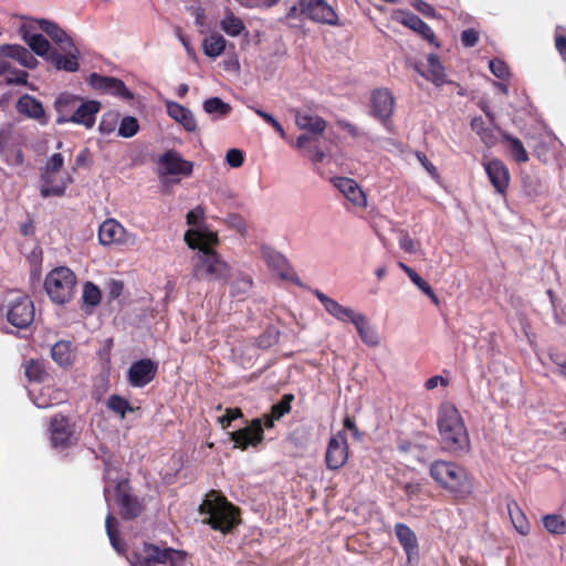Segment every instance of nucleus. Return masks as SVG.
<instances>
[{"label": "nucleus", "instance_id": "f257e3e1", "mask_svg": "<svg viewBox=\"0 0 566 566\" xmlns=\"http://www.w3.org/2000/svg\"><path fill=\"white\" fill-rule=\"evenodd\" d=\"M199 513L205 516V524L224 535L232 533L241 524L240 509L216 490L206 495L199 506Z\"/></svg>", "mask_w": 566, "mask_h": 566}, {"label": "nucleus", "instance_id": "f03ea898", "mask_svg": "<svg viewBox=\"0 0 566 566\" xmlns=\"http://www.w3.org/2000/svg\"><path fill=\"white\" fill-rule=\"evenodd\" d=\"M294 116L296 126L311 133L300 135L295 142V147L303 150L313 163H322L326 154L318 148V136L325 132L326 120L318 115L301 111H295Z\"/></svg>", "mask_w": 566, "mask_h": 566}, {"label": "nucleus", "instance_id": "7ed1b4c3", "mask_svg": "<svg viewBox=\"0 0 566 566\" xmlns=\"http://www.w3.org/2000/svg\"><path fill=\"white\" fill-rule=\"evenodd\" d=\"M192 274L199 281H228L231 269L214 249L206 247L193 258Z\"/></svg>", "mask_w": 566, "mask_h": 566}, {"label": "nucleus", "instance_id": "20e7f679", "mask_svg": "<svg viewBox=\"0 0 566 566\" xmlns=\"http://www.w3.org/2000/svg\"><path fill=\"white\" fill-rule=\"evenodd\" d=\"M187 554L170 547L160 548L155 544H144L143 552L130 555L132 566H186Z\"/></svg>", "mask_w": 566, "mask_h": 566}, {"label": "nucleus", "instance_id": "39448f33", "mask_svg": "<svg viewBox=\"0 0 566 566\" xmlns=\"http://www.w3.org/2000/svg\"><path fill=\"white\" fill-rule=\"evenodd\" d=\"M76 276L66 266L52 270L45 277L44 287L50 298L56 304L70 302L75 293Z\"/></svg>", "mask_w": 566, "mask_h": 566}, {"label": "nucleus", "instance_id": "423d86ee", "mask_svg": "<svg viewBox=\"0 0 566 566\" xmlns=\"http://www.w3.org/2000/svg\"><path fill=\"white\" fill-rule=\"evenodd\" d=\"M438 427L446 450H457L460 437V413L455 406L443 403L439 409Z\"/></svg>", "mask_w": 566, "mask_h": 566}, {"label": "nucleus", "instance_id": "0eeeda50", "mask_svg": "<svg viewBox=\"0 0 566 566\" xmlns=\"http://www.w3.org/2000/svg\"><path fill=\"white\" fill-rule=\"evenodd\" d=\"M35 308L32 300L24 293H15L8 298L6 316L17 328H27L34 321Z\"/></svg>", "mask_w": 566, "mask_h": 566}, {"label": "nucleus", "instance_id": "6e6552de", "mask_svg": "<svg viewBox=\"0 0 566 566\" xmlns=\"http://www.w3.org/2000/svg\"><path fill=\"white\" fill-rule=\"evenodd\" d=\"M395 97L387 88H376L370 94V115L378 119L387 130H392L391 116Z\"/></svg>", "mask_w": 566, "mask_h": 566}, {"label": "nucleus", "instance_id": "1a4fd4ad", "mask_svg": "<svg viewBox=\"0 0 566 566\" xmlns=\"http://www.w3.org/2000/svg\"><path fill=\"white\" fill-rule=\"evenodd\" d=\"M50 440L55 449L65 450L74 446L75 438L74 424L63 415H55L50 421Z\"/></svg>", "mask_w": 566, "mask_h": 566}, {"label": "nucleus", "instance_id": "9d476101", "mask_svg": "<svg viewBox=\"0 0 566 566\" xmlns=\"http://www.w3.org/2000/svg\"><path fill=\"white\" fill-rule=\"evenodd\" d=\"M430 474L444 489L455 491L460 486V468L454 462L437 460L430 467Z\"/></svg>", "mask_w": 566, "mask_h": 566}, {"label": "nucleus", "instance_id": "9b49d317", "mask_svg": "<svg viewBox=\"0 0 566 566\" xmlns=\"http://www.w3.org/2000/svg\"><path fill=\"white\" fill-rule=\"evenodd\" d=\"M302 12L311 20L329 25H338V17L324 0H300Z\"/></svg>", "mask_w": 566, "mask_h": 566}, {"label": "nucleus", "instance_id": "f8f14e48", "mask_svg": "<svg viewBox=\"0 0 566 566\" xmlns=\"http://www.w3.org/2000/svg\"><path fill=\"white\" fill-rule=\"evenodd\" d=\"M348 459V443L344 432L333 436L327 444L325 453L326 467L329 470H339Z\"/></svg>", "mask_w": 566, "mask_h": 566}, {"label": "nucleus", "instance_id": "ddd939ff", "mask_svg": "<svg viewBox=\"0 0 566 566\" xmlns=\"http://www.w3.org/2000/svg\"><path fill=\"white\" fill-rule=\"evenodd\" d=\"M234 446L247 450L249 447H258L264 440L262 419H253L249 426L230 433Z\"/></svg>", "mask_w": 566, "mask_h": 566}, {"label": "nucleus", "instance_id": "4468645a", "mask_svg": "<svg viewBox=\"0 0 566 566\" xmlns=\"http://www.w3.org/2000/svg\"><path fill=\"white\" fill-rule=\"evenodd\" d=\"M157 368V364L150 358L134 361L127 373L129 384L137 388L145 387L156 377Z\"/></svg>", "mask_w": 566, "mask_h": 566}, {"label": "nucleus", "instance_id": "2eb2a0df", "mask_svg": "<svg viewBox=\"0 0 566 566\" xmlns=\"http://www.w3.org/2000/svg\"><path fill=\"white\" fill-rule=\"evenodd\" d=\"M159 169L163 175L190 176L193 170V164L184 159L176 150H167L158 160Z\"/></svg>", "mask_w": 566, "mask_h": 566}, {"label": "nucleus", "instance_id": "dca6fc26", "mask_svg": "<svg viewBox=\"0 0 566 566\" xmlns=\"http://www.w3.org/2000/svg\"><path fill=\"white\" fill-rule=\"evenodd\" d=\"M116 501L120 507V514L125 520L136 518L142 514L143 505L139 500L127 490V482L119 481L115 488Z\"/></svg>", "mask_w": 566, "mask_h": 566}, {"label": "nucleus", "instance_id": "f3484780", "mask_svg": "<svg viewBox=\"0 0 566 566\" xmlns=\"http://www.w3.org/2000/svg\"><path fill=\"white\" fill-rule=\"evenodd\" d=\"M15 107L20 115L35 120L41 126H46L50 122L42 103L32 95L24 94L19 97Z\"/></svg>", "mask_w": 566, "mask_h": 566}, {"label": "nucleus", "instance_id": "a211bd4d", "mask_svg": "<svg viewBox=\"0 0 566 566\" xmlns=\"http://www.w3.org/2000/svg\"><path fill=\"white\" fill-rule=\"evenodd\" d=\"M90 83L94 88L122 97L125 101L134 98V94L119 78L93 73L90 77Z\"/></svg>", "mask_w": 566, "mask_h": 566}, {"label": "nucleus", "instance_id": "6ab92c4d", "mask_svg": "<svg viewBox=\"0 0 566 566\" xmlns=\"http://www.w3.org/2000/svg\"><path fill=\"white\" fill-rule=\"evenodd\" d=\"M332 182L353 206L361 209L367 207V196L356 180L348 177H335Z\"/></svg>", "mask_w": 566, "mask_h": 566}, {"label": "nucleus", "instance_id": "aec40b11", "mask_svg": "<svg viewBox=\"0 0 566 566\" xmlns=\"http://www.w3.org/2000/svg\"><path fill=\"white\" fill-rule=\"evenodd\" d=\"M130 235L127 234L126 229L116 220L107 219L104 221L98 230V241L103 245H111L114 243L126 244ZM135 239L134 235H132Z\"/></svg>", "mask_w": 566, "mask_h": 566}, {"label": "nucleus", "instance_id": "412c9836", "mask_svg": "<svg viewBox=\"0 0 566 566\" xmlns=\"http://www.w3.org/2000/svg\"><path fill=\"white\" fill-rule=\"evenodd\" d=\"M40 195L42 198L62 197L65 193L66 187L72 182V178L59 177L57 172L41 171Z\"/></svg>", "mask_w": 566, "mask_h": 566}, {"label": "nucleus", "instance_id": "4be33fe9", "mask_svg": "<svg viewBox=\"0 0 566 566\" xmlns=\"http://www.w3.org/2000/svg\"><path fill=\"white\" fill-rule=\"evenodd\" d=\"M484 167L496 192L504 195L510 182V172L506 165L500 159H492L488 161Z\"/></svg>", "mask_w": 566, "mask_h": 566}, {"label": "nucleus", "instance_id": "5701e85b", "mask_svg": "<svg viewBox=\"0 0 566 566\" xmlns=\"http://www.w3.org/2000/svg\"><path fill=\"white\" fill-rule=\"evenodd\" d=\"M395 534L407 555L408 562L410 563L413 558H418L419 545L416 533L407 524L397 523L395 525Z\"/></svg>", "mask_w": 566, "mask_h": 566}, {"label": "nucleus", "instance_id": "b1692460", "mask_svg": "<svg viewBox=\"0 0 566 566\" xmlns=\"http://www.w3.org/2000/svg\"><path fill=\"white\" fill-rule=\"evenodd\" d=\"M101 109V104L97 101H83L81 98L74 115L70 117L71 123L83 125L86 128H92L96 120V114Z\"/></svg>", "mask_w": 566, "mask_h": 566}, {"label": "nucleus", "instance_id": "393cba45", "mask_svg": "<svg viewBox=\"0 0 566 566\" xmlns=\"http://www.w3.org/2000/svg\"><path fill=\"white\" fill-rule=\"evenodd\" d=\"M264 260L269 268L277 272L282 279L298 283L296 273L293 271L287 259L283 254L269 250L264 252Z\"/></svg>", "mask_w": 566, "mask_h": 566}, {"label": "nucleus", "instance_id": "a878e982", "mask_svg": "<svg viewBox=\"0 0 566 566\" xmlns=\"http://www.w3.org/2000/svg\"><path fill=\"white\" fill-rule=\"evenodd\" d=\"M313 294L317 297V300L322 303L325 311L338 319L339 322L346 323L352 322L353 317L358 313H355L353 310L340 305L337 301L328 297L326 294L321 292L319 290H314Z\"/></svg>", "mask_w": 566, "mask_h": 566}, {"label": "nucleus", "instance_id": "bb28decb", "mask_svg": "<svg viewBox=\"0 0 566 566\" xmlns=\"http://www.w3.org/2000/svg\"><path fill=\"white\" fill-rule=\"evenodd\" d=\"M80 101V96L72 95L69 93H62L55 98L54 108L59 114L56 118L57 125L71 123L70 117L74 115L76 106L78 105Z\"/></svg>", "mask_w": 566, "mask_h": 566}, {"label": "nucleus", "instance_id": "cd10ccee", "mask_svg": "<svg viewBox=\"0 0 566 566\" xmlns=\"http://www.w3.org/2000/svg\"><path fill=\"white\" fill-rule=\"evenodd\" d=\"M66 54H61L56 50H52L49 54L48 61L56 69L66 72H76L80 67L77 48L64 51Z\"/></svg>", "mask_w": 566, "mask_h": 566}, {"label": "nucleus", "instance_id": "c85d7f7f", "mask_svg": "<svg viewBox=\"0 0 566 566\" xmlns=\"http://www.w3.org/2000/svg\"><path fill=\"white\" fill-rule=\"evenodd\" d=\"M38 24L40 30L46 33L62 51H70L71 49H74V43L71 36H69L57 24L45 19L39 20Z\"/></svg>", "mask_w": 566, "mask_h": 566}, {"label": "nucleus", "instance_id": "c756f323", "mask_svg": "<svg viewBox=\"0 0 566 566\" xmlns=\"http://www.w3.org/2000/svg\"><path fill=\"white\" fill-rule=\"evenodd\" d=\"M0 55L13 59L28 69H34L38 65V60L34 55L28 49L19 44L1 45Z\"/></svg>", "mask_w": 566, "mask_h": 566}, {"label": "nucleus", "instance_id": "7c9ffc66", "mask_svg": "<svg viewBox=\"0 0 566 566\" xmlns=\"http://www.w3.org/2000/svg\"><path fill=\"white\" fill-rule=\"evenodd\" d=\"M415 69L423 77L431 81L436 85H441L446 82V73L442 63L436 54H429L427 56V69L423 70L422 65L416 64Z\"/></svg>", "mask_w": 566, "mask_h": 566}, {"label": "nucleus", "instance_id": "2f4dec72", "mask_svg": "<svg viewBox=\"0 0 566 566\" xmlns=\"http://www.w3.org/2000/svg\"><path fill=\"white\" fill-rule=\"evenodd\" d=\"M185 240L191 249H198V253H201V248H212L219 241L216 232L200 229L188 230L185 234Z\"/></svg>", "mask_w": 566, "mask_h": 566}, {"label": "nucleus", "instance_id": "473e14b6", "mask_svg": "<svg viewBox=\"0 0 566 566\" xmlns=\"http://www.w3.org/2000/svg\"><path fill=\"white\" fill-rule=\"evenodd\" d=\"M167 113L176 122L181 124L187 132H195L197 129V122L190 109L176 103H167Z\"/></svg>", "mask_w": 566, "mask_h": 566}, {"label": "nucleus", "instance_id": "72a5a7b5", "mask_svg": "<svg viewBox=\"0 0 566 566\" xmlns=\"http://www.w3.org/2000/svg\"><path fill=\"white\" fill-rule=\"evenodd\" d=\"M402 23L419 34L422 39L427 40L430 44L439 46L436 42V35L432 29L415 13H406L402 18Z\"/></svg>", "mask_w": 566, "mask_h": 566}, {"label": "nucleus", "instance_id": "f704fd0d", "mask_svg": "<svg viewBox=\"0 0 566 566\" xmlns=\"http://www.w3.org/2000/svg\"><path fill=\"white\" fill-rule=\"evenodd\" d=\"M52 359L61 367H69L75 360L72 343L69 340L56 342L51 349Z\"/></svg>", "mask_w": 566, "mask_h": 566}, {"label": "nucleus", "instance_id": "c9c22d12", "mask_svg": "<svg viewBox=\"0 0 566 566\" xmlns=\"http://www.w3.org/2000/svg\"><path fill=\"white\" fill-rule=\"evenodd\" d=\"M352 323L355 325L359 337L367 346H377L379 344V337L375 329L369 325L365 315H355Z\"/></svg>", "mask_w": 566, "mask_h": 566}, {"label": "nucleus", "instance_id": "e433bc0d", "mask_svg": "<svg viewBox=\"0 0 566 566\" xmlns=\"http://www.w3.org/2000/svg\"><path fill=\"white\" fill-rule=\"evenodd\" d=\"M506 507L515 530L522 535H527L530 533V522L517 502L512 500L507 502Z\"/></svg>", "mask_w": 566, "mask_h": 566}, {"label": "nucleus", "instance_id": "4c0bfd02", "mask_svg": "<svg viewBox=\"0 0 566 566\" xmlns=\"http://www.w3.org/2000/svg\"><path fill=\"white\" fill-rule=\"evenodd\" d=\"M22 36L36 55L45 57L46 60L49 59V54L52 52V50L49 41L44 38V35L23 31Z\"/></svg>", "mask_w": 566, "mask_h": 566}, {"label": "nucleus", "instance_id": "58836bf2", "mask_svg": "<svg viewBox=\"0 0 566 566\" xmlns=\"http://www.w3.org/2000/svg\"><path fill=\"white\" fill-rule=\"evenodd\" d=\"M502 137L509 144L510 155L516 163L524 164L528 161V154L518 138L506 133H504Z\"/></svg>", "mask_w": 566, "mask_h": 566}, {"label": "nucleus", "instance_id": "ea45409f", "mask_svg": "<svg viewBox=\"0 0 566 566\" xmlns=\"http://www.w3.org/2000/svg\"><path fill=\"white\" fill-rule=\"evenodd\" d=\"M220 27L230 36H238L245 30L243 21L235 17L231 10H227Z\"/></svg>", "mask_w": 566, "mask_h": 566}, {"label": "nucleus", "instance_id": "a19ab883", "mask_svg": "<svg viewBox=\"0 0 566 566\" xmlns=\"http://www.w3.org/2000/svg\"><path fill=\"white\" fill-rule=\"evenodd\" d=\"M227 41L220 34H211L202 43L203 52L209 57H217L226 50Z\"/></svg>", "mask_w": 566, "mask_h": 566}, {"label": "nucleus", "instance_id": "79ce46f5", "mask_svg": "<svg viewBox=\"0 0 566 566\" xmlns=\"http://www.w3.org/2000/svg\"><path fill=\"white\" fill-rule=\"evenodd\" d=\"M471 128L480 136L485 146L491 147L496 143V136L494 132L490 127H486L483 118L474 117L471 120Z\"/></svg>", "mask_w": 566, "mask_h": 566}, {"label": "nucleus", "instance_id": "37998d69", "mask_svg": "<svg viewBox=\"0 0 566 566\" xmlns=\"http://www.w3.org/2000/svg\"><path fill=\"white\" fill-rule=\"evenodd\" d=\"M543 524L551 534H566V520L559 514H547L543 517Z\"/></svg>", "mask_w": 566, "mask_h": 566}, {"label": "nucleus", "instance_id": "c03bdc74", "mask_svg": "<svg viewBox=\"0 0 566 566\" xmlns=\"http://www.w3.org/2000/svg\"><path fill=\"white\" fill-rule=\"evenodd\" d=\"M25 376L30 381L41 382L48 376L42 360L31 359L25 364Z\"/></svg>", "mask_w": 566, "mask_h": 566}, {"label": "nucleus", "instance_id": "a18cd8bd", "mask_svg": "<svg viewBox=\"0 0 566 566\" xmlns=\"http://www.w3.org/2000/svg\"><path fill=\"white\" fill-rule=\"evenodd\" d=\"M294 399L295 397L293 394H284L281 400L271 407L270 413L272 415V419L280 420L285 415L290 413Z\"/></svg>", "mask_w": 566, "mask_h": 566}, {"label": "nucleus", "instance_id": "49530a36", "mask_svg": "<svg viewBox=\"0 0 566 566\" xmlns=\"http://www.w3.org/2000/svg\"><path fill=\"white\" fill-rule=\"evenodd\" d=\"M106 406L109 410L119 415L122 418H124L127 412H130L134 410L132 408L129 401L118 395L109 396L106 401Z\"/></svg>", "mask_w": 566, "mask_h": 566}, {"label": "nucleus", "instance_id": "de8ad7c7", "mask_svg": "<svg viewBox=\"0 0 566 566\" xmlns=\"http://www.w3.org/2000/svg\"><path fill=\"white\" fill-rule=\"evenodd\" d=\"M105 528L112 546L119 552L123 548V543L118 537V521L111 513L106 516Z\"/></svg>", "mask_w": 566, "mask_h": 566}, {"label": "nucleus", "instance_id": "09e8293b", "mask_svg": "<svg viewBox=\"0 0 566 566\" xmlns=\"http://www.w3.org/2000/svg\"><path fill=\"white\" fill-rule=\"evenodd\" d=\"M82 300L85 306H97L102 300L101 290L94 283L86 282L83 289Z\"/></svg>", "mask_w": 566, "mask_h": 566}, {"label": "nucleus", "instance_id": "8fccbe9b", "mask_svg": "<svg viewBox=\"0 0 566 566\" xmlns=\"http://www.w3.org/2000/svg\"><path fill=\"white\" fill-rule=\"evenodd\" d=\"M203 109L208 114L218 113L222 116H226L230 113L231 106L229 104L224 103L219 97H211V98H208L205 101Z\"/></svg>", "mask_w": 566, "mask_h": 566}, {"label": "nucleus", "instance_id": "3c124183", "mask_svg": "<svg viewBox=\"0 0 566 566\" xmlns=\"http://www.w3.org/2000/svg\"><path fill=\"white\" fill-rule=\"evenodd\" d=\"M139 130V123L134 116H125L118 127V135L125 138L135 136Z\"/></svg>", "mask_w": 566, "mask_h": 566}, {"label": "nucleus", "instance_id": "603ef678", "mask_svg": "<svg viewBox=\"0 0 566 566\" xmlns=\"http://www.w3.org/2000/svg\"><path fill=\"white\" fill-rule=\"evenodd\" d=\"M489 66L491 73L502 81L509 78L511 74L509 65L500 59L491 60Z\"/></svg>", "mask_w": 566, "mask_h": 566}, {"label": "nucleus", "instance_id": "864d4df0", "mask_svg": "<svg viewBox=\"0 0 566 566\" xmlns=\"http://www.w3.org/2000/svg\"><path fill=\"white\" fill-rule=\"evenodd\" d=\"M243 412L240 408H226V413L218 419L220 426L226 429L230 427L235 419L242 418Z\"/></svg>", "mask_w": 566, "mask_h": 566}, {"label": "nucleus", "instance_id": "5fc2aeb1", "mask_svg": "<svg viewBox=\"0 0 566 566\" xmlns=\"http://www.w3.org/2000/svg\"><path fill=\"white\" fill-rule=\"evenodd\" d=\"M410 280L426 294L428 295L433 303H438V297L434 294L432 287L429 285L427 281H424L417 272L411 275Z\"/></svg>", "mask_w": 566, "mask_h": 566}, {"label": "nucleus", "instance_id": "6e6d98bb", "mask_svg": "<svg viewBox=\"0 0 566 566\" xmlns=\"http://www.w3.org/2000/svg\"><path fill=\"white\" fill-rule=\"evenodd\" d=\"M64 165V158L62 154H53L46 161L45 166L41 171L59 172Z\"/></svg>", "mask_w": 566, "mask_h": 566}, {"label": "nucleus", "instance_id": "4d7b16f0", "mask_svg": "<svg viewBox=\"0 0 566 566\" xmlns=\"http://www.w3.org/2000/svg\"><path fill=\"white\" fill-rule=\"evenodd\" d=\"M226 160L229 164V166L233 168L241 167L244 161L243 151L237 148H231L227 151Z\"/></svg>", "mask_w": 566, "mask_h": 566}, {"label": "nucleus", "instance_id": "13d9d810", "mask_svg": "<svg viewBox=\"0 0 566 566\" xmlns=\"http://www.w3.org/2000/svg\"><path fill=\"white\" fill-rule=\"evenodd\" d=\"M479 38H480V33L476 29L471 28V29L464 30V31H462V45H464L467 48H472L478 43Z\"/></svg>", "mask_w": 566, "mask_h": 566}, {"label": "nucleus", "instance_id": "bf43d9fd", "mask_svg": "<svg viewBox=\"0 0 566 566\" xmlns=\"http://www.w3.org/2000/svg\"><path fill=\"white\" fill-rule=\"evenodd\" d=\"M399 245L403 251L408 253H413L416 251L415 242L406 231L400 232Z\"/></svg>", "mask_w": 566, "mask_h": 566}, {"label": "nucleus", "instance_id": "052dcab7", "mask_svg": "<svg viewBox=\"0 0 566 566\" xmlns=\"http://www.w3.org/2000/svg\"><path fill=\"white\" fill-rule=\"evenodd\" d=\"M205 211L201 207H197L187 213V223L189 226H197L203 219Z\"/></svg>", "mask_w": 566, "mask_h": 566}, {"label": "nucleus", "instance_id": "680f3d73", "mask_svg": "<svg viewBox=\"0 0 566 566\" xmlns=\"http://www.w3.org/2000/svg\"><path fill=\"white\" fill-rule=\"evenodd\" d=\"M28 82V73L25 71H13L12 76L7 77L8 84L24 85Z\"/></svg>", "mask_w": 566, "mask_h": 566}, {"label": "nucleus", "instance_id": "e2e57ef3", "mask_svg": "<svg viewBox=\"0 0 566 566\" xmlns=\"http://www.w3.org/2000/svg\"><path fill=\"white\" fill-rule=\"evenodd\" d=\"M555 46L563 60L566 62V35L556 31Z\"/></svg>", "mask_w": 566, "mask_h": 566}, {"label": "nucleus", "instance_id": "0e129e2a", "mask_svg": "<svg viewBox=\"0 0 566 566\" xmlns=\"http://www.w3.org/2000/svg\"><path fill=\"white\" fill-rule=\"evenodd\" d=\"M336 124L340 129L347 132L354 138H356L360 135L358 128L354 124H352L345 119H338L336 122Z\"/></svg>", "mask_w": 566, "mask_h": 566}, {"label": "nucleus", "instance_id": "69168bd1", "mask_svg": "<svg viewBox=\"0 0 566 566\" xmlns=\"http://www.w3.org/2000/svg\"><path fill=\"white\" fill-rule=\"evenodd\" d=\"M438 385L447 387L449 385V379L442 376H433L426 381L424 387L427 390H431L434 389Z\"/></svg>", "mask_w": 566, "mask_h": 566}, {"label": "nucleus", "instance_id": "338daca9", "mask_svg": "<svg viewBox=\"0 0 566 566\" xmlns=\"http://www.w3.org/2000/svg\"><path fill=\"white\" fill-rule=\"evenodd\" d=\"M344 428L349 430L352 432V436L356 439V440H360L361 439V432L359 431V429L357 428L356 423H355V420L350 417H345L344 419Z\"/></svg>", "mask_w": 566, "mask_h": 566}, {"label": "nucleus", "instance_id": "774afa93", "mask_svg": "<svg viewBox=\"0 0 566 566\" xmlns=\"http://www.w3.org/2000/svg\"><path fill=\"white\" fill-rule=\"evenodd\" d=\"M417 158L433 178L438 177L437 168L432 165V163L427 158L424 154L418 151Z\"/></svg>", "mask_w": 566, "mask_h": 566}]
</instances>
